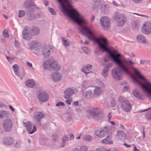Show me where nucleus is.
Returning a JSON list of instances; mask_svg holds the SVG:
<instances>
[{"instance_id": "f257e3e1", "label": "nucleus", "mask_w": 151, "mask_h": 151, "mask_svg": "<svg viewBox=\"0 0 151 151\" xmlns=\"http://www.w3.org/2000/svg\"><path fill=\"white\" fill-rule=\"evenodd\" d=\"M104 52L108 54V57L111 59L114 63L118 66L119 68L113 69L111 71L112 75L113 78L117 80L122 79L123 73L122 71L128 74H130L129 66L135 64L130 58H123V62L120 58L122 55L118 53L116 50H112V48L110 46L107 39L104 37Z\"/></svg>"}, {"instance_id": "f03ea898", "label": "nucleus", "mask_w": 151, "mask_h": 151, "mask_svg": "<svg viewBox=\"0 0 151 151\" xmlns=\"http://www.w3.org/2000/svg\"><path fill=\"white\" fill-rule=\"evenodd\" d=\"M62 7L63 13H78L68 0H58Z\"/></svg>"}, {"instance_id": "7ed1b4c3", "label": "nucleus", "mask_w": 151, "mask_h": 151, "mask_svg": "<svg viewBox=\"0 0 151 151\" xmlns=\"http://www.w3.org/2000/svg\"><path fill=\"white\" fill-rule=\"evenodd\" d=\"M112 19L116 21L117 26L119 27L123 26L127 20L126 17L124 14L117 12H114Z\"/></svg>"}, {"instance_id": "20e7f679", "label": "nucleus", "mask_w": 151, "mask_h": 151, "mask_svg": "<svg viewBox=\"0 0 151 151\" xmlns=\"http://www.w3.org/2000/svg\"><path fill=\"white\" fill-rule=\"evenodd\" d=\"M118 101L121 104V108L125 111L128 112L131 111L132 106L128 101L121 96L119 98Z\"/></svg>"}, {"instance_id": "39448f33", "label": "nucleus", "mask_w": 151, "mask_h": 151, "mask_svg": "<svg viewBox=\"0 0 151 151\" xmlns=\"http://www.w3.org/2000/svg\"><path fill=\"white\" fill-rule=\"evenodd\" d=\"M48 65L50 68L54 70H58L60 68V65L55 61H45L44 64V67L46 68H48Z\"/></svg>"}, {"instance_id": "423d86ee", "label": "nucleus", "mask_w": 151, "mask_h": 151, "mask_svg": "<svg viewBox=\"0 0 151 151\" xmlns=\"http://www.w3.org/2000/svg\"><path fill=\"white\" fill-rule=\"evenodd\" d=\"M142 32L145 34L151 33V21H148L145 22L142 26Z\"/></svg>"}, {"instance_id": "0eeeda50", "label": "nucleus", "mask_w": 151, "mask_h": 151, "mask_svg": "<svg viewBox=\"0 0 151 151\" xmlns=\"http://www.w3.org/2000/svg\"><path fill=\"white\" fill-rule=\"evenodd\" d=\"M13 125L12 121L10 119H6L4 122L3 126L5 130L7 132L10 131Z\"/></svg>"}, {"instance_id": "6e6552de", "label": "nucleus", "mask_w": 151, "mask_h": 151, "mask_svg": "<svg viewBox=\"0 0 151 151\" xmlns=\"http://www.w3.org/2000/svg\"><path fill=\"white\" fill-rule=\"evenodd\" d=\"M105 136L106 137L104 138V144L109 145L113 144V142L111 141L112 137V133H109L108 134L104 133V136Z\"/></svg>"}, {"instance_id": "1a4fd4ad", "label": "nucleus", "mask_w": 151, "mask_h": 151, "mask_svg": "<svg viewBox=\"0 0 151 151\" xmlns=\"http://www.w3.org/2000/svg\"><path fill=\"white\" fill-rule=\"evenodd\" d=\"M91 113L92 114L93 117H96L100 118L102 116V112L99 109H92L91 112Z\"/></svg>"}, {"instance_id": "9d476101", "label": "nucleus", "mask_w": 151, "mask_h": 151, "mask_svg": "<svg viewBox=\"0 0 151 151\" xmlns=\"http://www.w3.org/2000/svg\"><path fill=\"white\" fill-rule=\"evenodd\" d=\"M29 29L27 27H25L23 31V37L26 40H29L32 37V35L30 33H28Z\"/></svg>"}, {"instance_id": "9b49d317", "label": "nucleus", "mask_w": 151, "mask_h": 151, "mask_svg": "<svg viewBox=\"0 0 151 151\" xmlns=\"http://www.w3.org/2000/svg\"><path fill=\"white\" fill-rule=\"evenodd\" d=\"M110 27V19L108 17L104 16V30L109 29Z\"/></svg>"}, {"instance_id": "f8f14e48", "label": "nucleus", "mask_w": 151, "mask_h": 151, "mask_svg": "<svg viewBox=\"0 0 151 151\" xmlns=\"http://www.w3.org/2000/svg\"><path fill=\"white\" fill-rule=\"evenodd\" d=\"M26 127L28 132H29L30 134H32L35 132L36 130V128L35 126H34L32 130V127L31 124L29 122L24 123Z\"/></svg>"}, {"instance_id": "ddd939ff", "label": "nucleus", "mask_w": 151, "mask_h": 151, "mask_svg": "<svg viewBox=\"0 0 151 151\" xmlns=\"http://www.w3.org/2000/svg\"><path fill=\"white\" fill-rule=\"evenodd\" d=\"M52 47L49 45L45 46L42 50L43 55L44 56H48L50 54V51L52 49Z\"/></svg>"}, {"instance_id": "4468645a", "label": "nucleus", "mask_w": 151, "mask_h": 151, "mask_svg": "<svg viewBox=\"0 0 151 151\" xmlns=\"http://www.w3.org/2000/svg\"><path fill=\"white\" fill-rule=\"evenodd\" d=\"M39 100L41 101H45L48 99V96L47 94L42 93L39 94L38 96Z\"/></svg>"}, {"instance_id": "2eb2a0df", "label": "nucleus", "mask_w": 151, "mask_h": 151, "mask_svg": "<svg viewBox=\"0 0 151 151\" xmlns=\"http://www.w3.org/2000/svg\"><path fill=\"white\" fill-rule=\"evenodd\" d=\"M52 76L53 79L55 81L60 80L62 78L61 73L59 72L53 73Z\"/></svg>"}, {"instance_id": "dca6fc26", "label": "nucleus", "mask_w": 151, "mask_h": 151, "mask_svg": "<svg viewBox=\"0 0 151 151\" xmlns=\"http://www.w3.org/2000/svg\"><path fill=\"white\" fill-rule=\"evenodd\" d=\"M64 93L65 98V99H68L72 95L74 94V92L72 89L69 88L65 91Z\"/></svg>"}, {"instance_id": "f3484780", "label": "nucleus", "mask_w": 151, "mask_h": 151, "mask_svg": "<svg viewBox=\"0 0 151 151\" xmlns=\"http://www.w3.org/2000/svg\"><path fill=\"white\" fill-rule=\"evenodd\" d=\"M44 115L41 112H37L35 114L34 117L38 122L41 119L43 118Z\"/></svg>"}, {"instance_id": "a211bd4d", "label": "nucleus", "mask_w": 151, "mask_h": 151, "mask_svg": "<svg viewBox=\"0 0 151 151\" xmlns=\"http://www.w3.org/2000/svg\"><path fill=\"white\" fill-rule=\"evenodd\" d=\"M117 135L118 137L122 140H124L127 138V136L123 131H118Z\"/></svg>"}, {"instance_id": "6ab92c4d", "label": "nucleus", "mask_w": 151, "mask_h": 151, "mask_svg": "<svg viewBox=\"0 0 151 151\" xmlns=\"http://www.w3.org/2000/svg\"><path fill=\"white\" fill-rule=\"evenodd\" d=\"M137 39L139 42L145 44L146 43V40L144 36L141 35H138L137 37Z\"/></svg>"}, {"instance_id": "aec40b11", "label": "nucleus", "mask_w": 151, "mask_h": 151, "mask_svg": "<svg viewBox=\"0 0 151 151\" xmlns=\"http://www.w3.org/2000/svg\"><path fill=\"white\" fill-rule=\"evenodd\" d=\"M13 139L10 138H5L4 140V143L6 145H11L13 143Z\"/></svg>"}, {"instance_id": "412c9836", "label": "nucleus", "mask_w": 151, "mask_h": 151, "mask_svg": "<svg viewBox=\"0 0 151 151\" xmlns=\"http://www.w3.org/2000/svg\"><path fill=\"white\" fill-rule=\"evenodd\" d=\"M26 85L30 87H33L35 85V82L33 80H28L26 82Z\"/></svg>"}, {"instance_id": "4be33fe9", "label": "nucleus", "mask_w": 151, "mask_h": 151, "mask_svg": "<svg viewBox=\"0 0 151 151\" xmlns=\"http://www.w3.org/2000/svg\"><path fill=\"white\" fill-rule=\"evenodd\" d=\"M92 66L91 65H88L84 66L82 69V71L85 73H89L88 71L91 69Z\"/></svg>"}, {"instance_id": "5701e85b", "label": "nucleus", "mask_w": 151, "mask_h": 151, "mask_svg": "<svg viewBox=\"0 0 151 151\" xmlns=\"http://www.w3.org/2000/svg\"><path fill=\"white\" fill-rule=\"evenodd\" d=\"M113 65L112 63H110L107 64L105 66V68H104V76L107 75V72L108 71L109 69L112 67Z\"/></svg>"}, {"instance_id": "b1692460", "label": "nucleus", "mask_w": 151, "mask_h": 151, "mask_svg": "<svg viewBox=\"0 0 151 151\" xmlns=\"http://www.w3.org/2000/svg\"><path fill=\"white\" fill-rule=\"evenodd\" d=\"M139 27V23L137 21H134L132 23V27L133 29H137Z\"/></svg>"}, {"instance_id": "393cba45", "label": "nucleus", "mask_w": 151, "mask_h": 151, "mask_svg": "<svg viewBox=\"0 0 151 151\" xmlns=\"http://www.w3.org/2000/svg\"><path fill=\"white\" fill-rule=\"evenodd\" d=\"M102 93L101 90L100 88L98 87H96L93 93V96H94L99 95Z\"/></svg>"}, {"instance_id": "a878e982", "label": "nucleus", "mask_w": 151, "mask_h": 151, "mask_svg": "<svg viewBox=\"0 0 151 151\" xmlns=\"http://www.w3.org/2000/svg\"><path fill=\"white\" fill-rule=\"evenodd\" d=\"M39 46V44L37 42H32L30 45V47L32 49L37 48Z\"/></svg>"}, {"instance_id": "bb28decb", "label": "nucleus", "mask_w": 151, "mask_h": 151, "mask_svg": "<svg viewBox=\"0 0 151 151\" xmlns=\"http://www.w3.org/2000/svg\"><path fill=\"white\" fill-rule=\"evenodd\" d=\"M112 127L111 126H108L104 127V133L109 134V133H111V130Z\"/></svg>"}, {"instance_id": "cd10ccee", "label": "nucleus", "mask_w": 151, "mask_h": 151, "mask_svg": "<svg viewBox=\"0 0 151 151\" xmlns=\"http://www.w3.org/2000/svg\"><path fill=\"white\" fill-rule=\"evenodd\" d=\"M133 94L137 98L142 99L141 98V95L139 94L136 90H134L133 91Z\"/></svg>"}, {"instance_id": "c85d7f7f", "label": "nucleus", "mask_w": 151, "mask_h": 151, "mask_svg": "<svg viewBox=\"0 0 151 151\" xmlns=\"http://www.w3.org/2000/svg\"><path fill=\"white\" fill-rule=\"evenodd\" d=\"M95 134L97 136L100 137L103 135L104 132L103 130H98L96 132Z\"/></svg>"}, {"instance_id": "c756f323", "label": "nucleus", "mask_w": 151, "mask_h": 151, "mask_svg": "<svg viewBox=\"0 0 151 151\" xmlns=\"http://www.w3.org/2000/svg\"><path fill=\"white\" fill-rule=\"evenodd\" d=\"M91 95L92 93L90 91H87L85 92L86 97L87 99H90L91 98Z\"/></svg>"}, {"instance_id": "7c9ffc66", "label": "nucleus", "mask_w": 151, "mask_h": 151, "mask_svg": "<svg viewBox=\"0 0 151 151\" xmlns=\"http://www.w3.org/2000/svg\"><path fill=\"white\" fill-rule=\"evenodd\" d=\"M39 33V30L37 28H33L32 30V33L34 35H36Z\"/></svg>"}, {"instance_id": "2f4dec72", "label": "nucleus", "mask_w": 151, "mask_h": 151, "mask_svg": "<svg viewBox=\"0 0 151 151\" xmlns=\"http://www.w3.org/2000/svg\"><path fill=\"white\" fill-rule=\"evenodd\" d=\"M109 9V7L108 5H104V14H108Z\"/></svg>"}, {"instance_id": "473e14b6", "label": "nucleus", "mask_w": 151, "mask_h": 151, "mask_svg": "<svg viewBox=\"0 0 151 151\" xmlns=\"http://www.w3.org/2000/svg\"><path fill=\"white\" fill-rule=\"evenodd\" d=\"M12 68L14 71L16 73L18 70V65H13Z\"/></svg>"}, {"instance_id": "72a5a7b5", "label": "nucleus", "mask_w": 151, "mask_h": 151, "mask_svg": "<svg viewBox=\"0 0 151 151\" xmlns=\"http://www.w3.org/2000/svg\"><path fill=\"white\" fill-rule=\"evenodd\" d=\"M116 104L115 100L113 99H112L111 101V106L112 107H114Z\"/></svg>"}, {"instance_id": "f704fd0d", "label": "nucleus", "mask_w": 151, "mask_h": 151, "mask_svg": "<svg viewBox=\"0 0 151 151\" xmlns=\"http://www.w3.org/2000/svg\"><path fill=\"white\" fill-rule=\"evenodd\" d=\"M149 63V61L148 60H142L140 62V63L141 64H147Z\"/></svg>"}, {"instance_id": "c9c22d12", "label": "nucleus", "mask_w": 151, "mask_h": 151, "mask_svg": "<svg viewBox=\"0 0 151 151\" xmlns=\"http://www.w3.org/2000/svg\"><path fill=\"white\" fill-rule=\"evenodd\" d=\"M3 35L5 37H8L9 36V35L8 30H4L3 32Z\"/></svg>"}, {"instance_id": "e433bc0d", "label": "nucleus", "mask_w": 151, "mask_h": 151, "mask_svg": "<svg viewBox=\"0 0 151 151\" xmlns=\"http://www.w3.org/2000/svg\"><path fill=\"white\" fill-rule=\"evenodd\" d=\"M86 141H90L91 140L92 138L89 135L86 136L84 137Z\"/></svg>"}, {"instance_id": "4c0bfd02", "label": "nucleus", "mask_w": 151, "mask_h": 151, "mask_svg": "<svg viewBox=\"0 0 151 151\" xmlns=\"http://www.w3.org/2000/svg\"><path fill=\"white\" fill-rule=\"evenodd\" d=\"M146 116L147 118L151 119V110L147 114Z\"/></svg>"}, {"instance_id": "58836bf2", "label": "nucleus", "mask_w": 151, "mask_h": 151, "mask_svg": "<svg viewBox=\"0 0 151 151\" xmlns=\"http://www.w3.org/2000/svg\"><path fill=\"white\" fill-rule=\"evenodd\" d=\"M24 14V12L22 11H21L19 12V17H23Z\"/></svg>"}, {"instance_id": "ea45409f", "label": "nucleus", "mask_w": 151, "mask_h": 151, "mask_svg": "<svg viewBox=\"0 0 151 151\" xmlns=\"http://www.w3.org/2000/svg\"><path fill=\"white\" fill-rule=\"evenodd\" d=\"M132 1L134 4H137L140 3L142 0H132Z\"/></svg>"}, {"instance_id": "a19ab883", "label": "nucleus", "mask_w": 151, "mask_h": 151, "mask_svg": "<svg viewBox=\"0 0 151 151\" xmlns=\"http://www.w3.org/2000/svg\"><path fill=\"white\" fill-rule=\"evenodd\" d=\"M72 101V99H69L66 100L65 101V102L68 104L70 105L71 102Z\"/></svg>"}, {"instance_id": "79ce46f5", "label": "nucleus", "mask_w": 151, "mask_h": 151, "mask_svg": "<svg viewBox=\"0 0 151 151\" xmlns=\"http://www.w3.org/2000/svg\"><path fill=\"white\" fill-rule=\"evenodd\" d=\"M112 115H111V112L109 113L108 115V122H110V120L111 118Z\"/></svg>"}, {"instance_id": "37998d69", "label": "nucleus", "mask_w": 151, "mask_h": 151, "mask_svg": "<svg viewBox=\"0 0 151 151\" xmlns=\"http://www.w3.org/2000/svg\"><path fill=\"white\" fill-rule=\"evenodd\" d=\"M81 151H87V148L86 146H83L81 148Z\"/></svg>"}, {"instance_id": "c03bdc74", "label": "nucleus", "mask_w": 151, "mask_h": 151, "mask_svg": "<svg viewBox=\"0 0 151 151\" xmlns=\"http://www.w3.org/2000/svg\"><path fill=\"white\" fill-rule=\"evenodd\" d=\"M49 10L50 12L52 14H55V12H54L53 9H52L50 8H49Z\"/></svg>"}, {"instance_id": "a18cd8bd", "label": "nucleus", "mask_w": 151, "mask_h": 151, "mask_svg": "<svg viewBox=\"0 0 151 151\" xmlns=\"http://www.w3.org/2000/svg\"><path fill=\"white\" fill-rule=\"evenodd\" d=\"M56 105L57 106H59L60 105L64 106L65 104H64V103L62 102H59L58 103L56 104Z\"/></svg>"}, {"instance_id": "49530a36", "label": "nucleus", "mask_w": 151, "mask_h": 151, "mask_svg": "<svg viewBox=\"0 0 151 151\" xmlns=\"http://www.w3.org/2000/svg\"><path fill=\"white\" fill-rule=\"evenodd\" d=\"M63 43L65 47H66L68 45L67 44V42L66 40H63Z\"/></svg>"}, {"instance_id": "de8ad7c7", "label": "nucleus", "mask_w": 151, "mask_h": 151, "mask_svg": "<svg viewBox=\"0 0 151 151\" xmlns=\"http://www.w3.org/2000/svg\"><path fill=\"white\" fill-rule=\"evenodd\" d=\"M73 105L74 106H77L78 105V102L76 101L73 103Z\"/></svg>"}, {"instance_id": "09e8293b", "label": "nucleus", "mask_w": 151, "mask_h": 151, "mask_svg": "<svg viewBox=\"0 0 151 151\" xmlns=\"http://www.w3.org/2000/svg\"><path fill=\"white\" fill-rule=\"evenodd\" d=\"M128 88V87L127 86H124L123 88V90L125 91H127Z\"/></svg>"}, {"instance_id": "8fccbe9b", "label": "nucleus", "mask_w": 151, "mask_h": 151, "mask_svg": "<svg viewBox=\"0 0 151 151\" xmlns=\"http://www.w3.org/2000/svg\"><path fill=\"white\" fill-rule=\"evenodd\" d=\"M113 4L115 6H118V4L117 2H116V1H113L112 2Z\"/></svg>"}, {"instance_id": "3c124183", "label": "nucleus", "mask_w": 151, "mask_h": 151, "mask_svg": "<svg viewBox=\"0 0 151 151\" xmlns=\"http://www.w3.org/2000/svg\"><path fill=\"white\" fill-rule=\"evenodd\" d=\"M104 20V19L103 17H102L101 19V25L103 26V21Z\"/></svg>"}, {"instance_id": "603ef678", "label": "nucleus", "mask_w": 151, "mask_h": 151, "mask_svg": "<svg viewBox=\"0 0 151 151\" xmlns=\"http://www.w3.org/2000/svg\"><path fill=\"white\" fill-rule=\"evenodd\" d=\"M27 65L30 67H31L32 66V64L29 62H27Z\"/></svg>"}, {"instance_id": "864d4df0", "label": "nucleus", "mask_w": 151, "mask_h": 151, "mask_svg": "<svg viewBox=\"0 0 151 151\" xmlns=\"http://www.w3.org/2000/svg\"><path fill=\"white\" fill-rule=\"evenodd\" d=\"M120 128L122 129H125L124 127V126L122 124H120Z\"/></svg>"}, {"instance_id": "5fc2aeb1", "label": "nucleus", "mask_w": 151, "mask_h": 151, "mask_svg": "<svg viewBox=\"0 0 151 151\" xmlns=\"http://www.w3.org/2000/svg\"><path fill=\"white\" fill-rule=\"evenodd\" d=\"M124 145L127 147H130L131 146L130 145H128L127 144L125 143Z\"/></svg>"}, {"instance_id": "6e6d98bb", "label": "nucleus", "mask_w": 151, "mask_h": 151, "mask_svg": "<svg viewBox=\"0 0 151 151\" xmlns=\"http://www.w3.org/2000/svg\"><path fill=\"white\" fill-rule=\"evenodd\" d=\"M109 122L111 123L113 125H115V122H114L113 121H110V122Z\"/></svg>"}, {"instance_id": "4d7b16f0", "label": "nucleus", "mask_w": 151, "mask_h": 151, "mask_svg": "<svg viewBox=\"0 0 151 151\" xmlns=\"http://www.w3.org/2000/svg\"><path fill=\"white\" fill-rule=\"evenodd\" d=\"M134 151H139V150L137 149L136 146H134Z\"/></svg>"}, {"instance_id": "13d9d810", "label": "nucleus", "mask_w": 151, "mask_h": 151, "mask_svg": "<svg viewBox=\"0 0 151 151\" xmlns=\"http://www.w3.org/2000/svg\"><path fill=\"white\" fill-rule=\"evenodd\" d=\"M9 106L10 108L11 109L12 111H14V109L13 108V107L12 106Z\"/></svg>"}, {"instance_id": "bf43d9fd", "label": "nucleus", "mask_w": 151, "mask_h": 151, "mask_svg": "<svg viewBox=\"0 0 151 151\" xmlns=\"http://www.w3.org/2000/svg\"><path fill=\"white\" fill-rule=\"evenodd\" d=\"M134 14H137V15H139V16H143V17H146L147 16L146 15H142V14L140 15V14H138L134 13Z\"/></svg>"}, {"instance_id": "052dcab7", "label": "nucleus", "mask_w": 151, "mask_h": 151, "mask_svg": "<svg viewBox=\"0 0 151 151\" xmlns=\"http://www.w3.org/2000/svg\"><path fill=\"white\" fill-rule=\"evenodd\" d=\"M151 96V87H150V98Z\"/></svg>"}, {"instance_id": "680f3d73", "label": "nucleus", "mask_w": 151, "mask_h": 151, "mask_svg": "<svg viewBox=\"0 0 151 151\" xmlns=\"http://www.w3.org/2000/svg\"><path fill=\"white\" fill-rule=\"evenodd\" d=\"M94 18H95V17L94 16H92V17H91V19L92 21H93L94 20Z\"/></svg>"}, {"instance_id": "e2e57ef3", "label": "nucleus", "mask_w": 151, "mask_h": 151, "mask_svg": "<svg viewBox=\"0 0 151 151\" xmlns=\"http://www.w3.org/2000/svg\"><path fill=\"white\" fill-rule=\"evenodd\" d=\"M104 151H111V150L109 149L106 148H104Z\"/></svg>"}, {"instance_id": "0e129e2a", "label": "nucleus", "mask_w": 151, "mask_h": 151, "mask_svg": "<svg viewBox=\"0 0 151 151\" xmlns=\"http://www.w3.org/2000/svg\"><path fill=\"white\" fill-rule=\"evenodd\" d=\"M151 108V107H150V108H148V109H145V110H144L142 111H141V112H144V111H147V110H148V109H150V108Z\"/></svg>"}, {"instance_id": "69168bd1", "label": "nucleus", "mask_w": 151, "mask_h": 151, "mask_svg": "<svg viewBox=\"0 0 151 151\" xmlns=\"http://www.w3.org/2000/svg\"><path fill=\"white\" fill-rule=\"evenodd\" d=\"M145 137V132H144V128L143 129V137L144 138Z\"/></svg>"}, {"instance_id": "338daca9", "label": "nucleus", "mask_w": 151, "mask_h": 151, "mask_svg": "<svg viewBox=\"0 0 151 151\" xmlns=\"http://www.w3.org/2000/svg\"><path fill=\"white\" fill-rule=\"evenodd\" d=\"M70 137H71V139L73 138L74 137L73 135H71Z\"/></svg>"}, {"instance_id": "774afa93", "label": "nucleus", "mask_w": 151, "mask_h": 151, "mask_svg": "<svg viewBox=\"0 0 151 151\" xmlns=\"http://www.w3.org/2000/svg\"><path fill=\"white\" fill-rule=\"evenodd\" d=\"M113 151H119L118 150H114Z\"/></svg>"}]
</instances>
